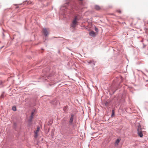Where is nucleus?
I'll return each mask as SVG.
<instances>
[{
    "label": "nucleus",
    "mask_w": 148,
    "mask_h": 148,
    "mask_svg": "<svg viewBox=\"0 0 148 148\" xmlns=\"http://www.w3.org/2000/svg\"><path fill=\"white\" fill-rule=\"evenodd\" d=\"M90 35L92 36H95V33L93 31H91L89 33Z\"/></svg>",
    "instance_id": "0eeeda50"
},
{
    "label": "nucleus",
    "mask_w": 148,
    "mask_h": 148,
    "mask_svg": "<svg viewBox=\"0 0 148 148\" xmlns=\"http://www.w3.org/2000/svg\"><path fill=\"white\" fill-rule=\"evenodd\" d=\"M97 28H95L96 30H97Z\"/></svg>",
    "instance_id": "4468645a"
},
{
    "label": "nucleus",
    "mask_w": 148,
    "mask_h": 148,
    "mask_svg": "<svg viewBox=\"0 0 148 148\" xmlns=\"http://www.w3.org/2000/svg\"><path fill=\"white\" fill-rule=\"evenodd\" d=\"M77 16H76L73 21L71 24V26L73 28H75L77 25L78 22L77 21Z\"/></svg>",
    "instance_id": "f257e3e1"
},
{
    "label": "nucleus",
    "mask_w": 148,
    "mask_h": 148,
    "mask_svg": "<svg viewBox=\"0 0 148 148\" xmlns=\"http://www.w3.org/2000/svg\"><path fill=\"white\" fill-rule=\"evenodd\" d=\"M118 12H119V13H121V11H120V10H119V11H118Z\"/></svg>",
    "instance_id": "f8f14e48"
},
{
    "label": "nucleus",
    "mask_w": 148,
    "mask_h": 148,
    "mask_svg": "<svg viewBox=\"0 0 148 148\" xmlns=\"http://www.w3.org/2000/svg\"><path fill=\"white\" fill-rule=\"evenodd\" d=\"M73 117L74 116L73 114H71V118H70V121H69V123L70 124H72V123L73 122Z\"/></svg>",
    "instance_id": "39448f33"
},
{
    "label": "nucleus",
    "mask_w": 148,
    "mask_h": 148,
    "mask_svg": "<svg viewBox=\"0 0 148 148\" xmlns=\"http://www.w3.org/2000/svg\"><path fill=\"white\" fill-rule=\"evenodd\" d=\"M40 130V127L39 126L37 127V130L34 132V138H36L38 136V133Z\"/></svg>",
    "instance_id": "f03ea898"
},
{
    "label": "nucleus",
    "mask_w": 148,
    "mask_h": 148,
    "mask_svg": "<svg viewBox=\"0 0 148 148\" xmlns=\"http://www.w3.org/2000/svg\"><path fill=\"white\" fill-rule=\"evenodd\" d=\"M114 115V112L113 110H112V116H113Z\"/></svg>",
    "instance_id": "9b49d317"
},
{
    "label": "nucleus",
    "mask_w": 148,
    "mask_h": 148,
    "mask_svg": "<svg viewBox=\"0 0 148 148\" xmlns=\"http://www.w3.org/2000/svg\"><path fill=\"white\" fill-rule=\"evenodd\" d=\"M120 141V139L118 138L116 141L115 143V145H117Z\"/></svg>",
    "instance_id": "6e6552de"
},
{
    "label": "nucleus",
    "mask_w": 148,
    "mask_h": 148,
    "mask_svg": "<svg viewBox=\"0 0 148 148\" xmlns=\"http://www.w3.org/2000/svg\"><path fill=\"white\" fill-rule=\"evenodd\" d=\"M138 136H139L140 137H142L143 136V134L142 133V132L141 130L140 129L138 128Z\"/></svg>",
    "instance_id": "7ed1b4c3"
},
{
    "label": "nucleus",
    "mask_w": 148,
    "mask_h": 148,
    "mask_svg": "<svg viewBox=\"0 0 148 148\" xmlns=\"http://www.w3.org/2000/svg\"><path fill=\"white\" fill-rule=\"evenodd\" d=\"M97 28H95L96 30H97Z\"/></svg>",
    "instance_id": "ddd939ff"
},
{
    "label": "nucleus",
    "mask_w": 148,
    "mask_h": 148,
    "mask_svg": "<svg viewBox=\"0 0 148 148\" xmlns=\"http://www.w3.org/2000/svg\"><path fill=\"white\" fill-rule=\"evenodd\" d=\"M12 109L14 111H16V107L15 106H13L12 107Z\"/></svg>",
    "instance_id": "9d476101"
},
{
    "label": "nucleus",
    "mask_w": 148,
    "mask_h": 148,
    "mask_svg": "<svg viewBox=\"0 0 148 148\" xmlns=\"http://www.w3.org/2000/svg\"><path fill=\"white\" fill-rule=\"evenodd\" d=\"M43 32L45 36H47L48 34L47 30L46 29H43Z\"/></svg>",
    "instance_id": "423d86ee"
},
{
    "label": "nucleus",
    "mask_w": 148,
    "mask_h": 148,
    "mask_svg": "<svg viewBox=\"0 0 148 148\" xmlns=\"http://www.w3.org/2000/svg\"><path fill=\"white\" fill-rule=\"evenodd\" d=\"M95 8L97 10H99L101 9L100 7L98 5H95Z\"/></svg>",
    "instance_id": "1a4fd4ad"
},
{
    "label": "nucleus",
    "mask_w": 148,
    "mask_h": 148,
    "mask_svg": "<svg viewBox=\"0 0 148 148\" xmlns=\"http://www.w3.org/2000/svg\"><path fill=\"white\" fill-rule=\"evenodd\" d=\"M34 112H35V111L33 110L32 111V112L31 116H30V119H29V121L30 122L32 121V119H33L34 114Z\"/></svg>",
    "instance_id": "20e7f679"
}]
</instances>
